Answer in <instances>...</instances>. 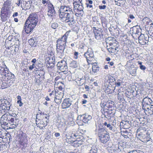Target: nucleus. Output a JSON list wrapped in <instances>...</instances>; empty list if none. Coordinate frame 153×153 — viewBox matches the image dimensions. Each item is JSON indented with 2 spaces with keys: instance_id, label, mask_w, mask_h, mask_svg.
<instances>
[{
  "instance_id": "32",
  "label": "nucleus",
  "mask_w": 153,
  "mask_h": 153,
  "mask_svg": "<svg viewBox=\"0 0 153 153\" xmlns=\"http://www.w3.org/2000/svg\"><path fill=\"white\" fill-rule=\"evenodd\" d=\"M7 114H4L3 115L1 118V123H3V124L4 125H6L7 124Z\"/></svg>"
},
{
  "instance_id": "25",
  "label": "nucleus",
  "mask_w": 153,
  "mask_h": 153,
  "mask_svg": "<svg viewBox=\"0 0 153 153\" xmlns=\"http://www.w3.org/2000/svg\"><path fill=\"white\" fill-rule=\"evenodd\" d=\"M13 38H12L11 40H8L7 42H5V46L7 48L9 49L10 48L14 46L15 42H13Z\"/></svg>"
},
{
  "instance_id": "44",
  "label": "nucleus",
  "mask_w": 153,
  "mask_h": 153,
  "mask_svg": "<svg viewBox=\"0 0 153 153\" xmlns=\"http://www.w3.org/2000/svg\"><path fill=\"white\" fill-rule=\"evenodd\" d=\"M65 49H56L57 54L60 56H62L64 54V52Z\"/></svg>"
},
{
  "instance_id": "1",
  "label": "nucleus",
  "mask_w": 153,
  "mask_h": 153,
  "mask_svg": "<svg viewBox=\"0 0 153 153\" xmlns=\"http://www.w3.org/2000/svg\"><path fill=\"white\" fill-rule=\"evenodd\" d=\"M60 20L62 22L67 23L71 27H73L75 23L74 13L69 6L65 5L60 6L58 10Z\"/></svg>"
},
{
  "instance_id": "46",
  "label": "nucleus",
  "mask_w": 153,
  "mask_h": 153,
  "mask_svg": "<svg viewBox=\"0 0 153 153\" xmlns=\"http://www.w3.org/2000/svg\"><path fill=\"white\" fill-rule=\"evenodd\" d=\"M116 4L119 6H121L124 3V1L123 0H115Z\"/></svg>"
},
{
  "instance_id": "3",
  "label": "nucleus",
  "mask_w": 153,
  "mask_h": 153,
  "mask_svg": "<svg viewBox=\"0 0 153 153\" xmlns=\"http://www.w3.org/2000/svg\"><path fill=\"white\" fill-rule=\"evenodd\" d=\"M11 4V0H6L3 3L0 15L2 22L6 21L10 18L11 14L10 10Z\"/></svg>"
},
{
  "instance_id": "54",
  "label": "nucleus",
  "mask_w": 153,
  "mask_h": 153,
  "mask_svg": "<svg viewBox=\"0 0 153 153\" xmlns=\"http://www.w3.org/2000/svg\"><path fill=\"white\" fill-rule=\"evenodd\" d=\"M123 96H117V99L119 100L120 102H123L124 101L126 102L125 99L123 97Z\"/></svg>"
},
{
  "instance_id": "27",
  "label": "nucleus",
  "mask_w": 153,
  "mask_h": 153,
  "mask_svg": "<svg viewBox=\"0 0 153 153\" xmlns=\"http://www.w3.org/2000/svg\"><path fill=\"white\" fill-rule=\"evenodd\" d=\"M84 55L85 58L94 56L93 51L91 49L89 48H88L87 51L85 53Z\"/></svg>"
},
{
  "instance_id": "16",
  "label": "nucleus",
  "mask_w": 153,
  "mask_h": 153,
  "mask_svg": "<svg viewBox=\"0 0 153 153\" xmlns=\"http://www.w3.org/2000/svg\"><path fill=\"white\" fill-rule=\"evenodd\" d=\"M72 100L70 98H66L64 100L62 103V107L63 109L69 107L71 104Z\"/></svg>"
},
{
  "instance_id": "30",
  "label": "nucleus",
  "mask_w": 153,
  "mask_h": 153,
  "mask_svg": "<svg viewBox=\"0 0 153 153\" xmlns=\"http://www.w3.org/2000/svg\"><path fill=\"white\" fill-rule=\"evenodd\" d=\"M77 85L78 86L82 85L85 82V79L83 78H77L75 79Z\"/></svg>"
},
{
  "instance_id": "34",
  "label": "nucleus",
  "mask_w": 153,
  "mask_h": 153,
  "mask_svg": "<svg viewBox=\"0 0 153 153\" xmlns=\"http://www.w3.org/2000/svg\"><path fill=\"white\" fill-rule=\"evenodd\" d=\"M37 41H35L34 39L32 38L28 40V42L29 44L32 47H35L36 46Z\"/></svg>"
},
{
  "instance_id": "29",
  "label": "nucleus",
  "mask_w": 153,
  "mask_h": 153,
  "mask_svg": "<svg viewBox=\"0 0 153 153\" xmlns=\"http://www.w3.org/2000/svg\"><path fill=\"white\" fill-rule=\"evenodd\" d=\"M82 0H73V5L75 8L80 7V6H82L81 4Z\"/></svg>"
},
{
  "instance_id": "11",
  "label": "nucleus",
  "mask_w": 153,
  "mask_h": 153,
  "mask_svg": "<svg viewBox=\"0 0 153 153\" xmlns=\"http://www.w3.org/2000/svg\"><path fill=\"white\" fill-rule=\"evenodd\" d=\"M92 119V117L91 115L88 114H84L79 115L77 117V120H82L85 123H88L91 121Z\"/></svg>"
},
{
  "instance_id": "53",
  "label": "nucleus",
  "mask_w": 153,
  "mask_h": 153,
  "mask_svg": "<svg viewBox=\"0 0 153 153\" xmlns=\"http://www.w3.org/2000/svg\"><path fill=\"white\" fill-rule=\"evenodd\" d=\"M97 149L95 147H92L90 150V153H97Z\"/></svg>"
},
{
  "instance_id": "9",
  "label": "nucleus",
  "mask_w": 153,
  "mask_h": 153,
  "mask_svg": "<svg viewBox=\"0 0 153 153\" xmlns=\"http://www.w3.org/2000/svg\"><path fill=\"white\" fill-rule=\"evenodd\" d=\"M42 2L44 5L48 4V15L51 17L53 16L55 14V11L53 5L50 2L49 0H42Z\"/></svg>"
},
{
  "instance_id": "64",
  "label": "nucleus",
  "mask_w": 153,
  "mask_h": 153,
  "mask_svg": "<svg viewBox=\"0 0 153 153\" xmlns=\"http://www.w3.org/2000/svg\"><path fill=\"white\" fill-rule=\"evenodd\" d=\"M41 90L40 89L37 90L36 91L35 93L37 96L40 95L41 94Z\"/></svg>"
},
{
  "instance_id": "63",
  "label": "nucleus",
  "mask_w": 153,
  "mask_h": 153,
  "mask_svg": "<svg viewBox=\"0 0 153 153\" xmlns=\"http://www.w3.org/2000/svg\"><path fill=\"white\" fill-rule=\"evenodd\" d=\"M79 53L78 52H75L74 53V58L75 59L78 58Z\"/></svg>"
},
{
  "instance_id": "43",
  "label": "nucleus",
  "mask_w": 153,
  "mask_h": 153,
  "mask_svg": "<svg viewBox=\"0 0 153 153\" xmlns=\"http://www.w3.org/2000/svg\"><path fill=\"white\" fill-rule=\"evenodd\" d=\"M109 47L111 48L117 49L118 48V45L117 43H111V42L109 43Z\"/></svg>"
},
{
  "instance_id": "8",
  "label": "nucleus",
  "mask_w": 153,
  "mask_h": 153,
  "mask_svg": "<svg viewBox=\"0 0 153 153\" xmlns=\"http://www.w3.org/2000/svg\"><path fill=\"white\" fill-rule=\"evenodd\" d=\"M71 32V30L68 31L61 37L59 38L56 41V44L66 46L67 39Z\"/></svg>"
},
{
  "instance_id": "47",
  "label": "nucleus",
  "mask_w": 153,
  "mask_h": 153,
  "mask_svg": "<svg viewBox=\"0 0 153 153\" xmlns=\"http://www.w3.org/2000/svg\"><path fill=\"white\" fill-rule=\"evenodd\" d=\"M13 42H15L14 47L15 48H18L19 46V41L18 39H17L15 38L13 39Z\"/></svg>"
},
{
  "instance_id": "59",
  "label": "nucleus",
  "mask_w": 153,
  "mask_h": 153,
  "mask_svg": "<svg viewBox=\"0 0 153 153\" xmlns=\"http://www.w3.org/2000/svg\"><path fill=\"white\" fill-rule=\"evenodd\" d=\"M105 106H106V107L108 108H112L114 105H113L112 104H110V102H107V103L105 104Z\"/></svg>"
},
{
  "instance_id": "33",
  "label": "nucleus",
  "mask_w": 153,
  "mask_h": 153,
  "mask_svg": "<svg viewBox=\"0 0 153 153\" xmlns=\"http://www.w3.org/2000/svg\"><path fill=\"white\" fill-rule=\"evenodd\" d=\"M79 65V63L76 61H73L69 64V67L72 68H77Z\"/></svg>"
},
{
  "instance_id": "39",
  "label": "nucleus",
  "mask_w": 153,
  "mask_h": 153,
  "mask_svg": "<svg viewBox=\"0 0 153 153\" xmlns=\"http://www.w3.org/2000/svg\"><path fill=\"white\" fill-rule=\"evenodd\" d=\"M124 143L122 142H119L118 143V145L116 146L118 148V149L120 150V151H121V150L123 149L124 147H125L124 145Z\"/></svg>"
},
{
  "instance_id": "37",
  "label": "nucleus",
  "mask_w": 153,
  "mask_h": 153,
  "mask_svg": "<svg viewBox=\"0 0 153 153\" xmlns=\"http://www.w3.org/2000/svg\"><path fill=\"white\" fill-rule=\"evenodd\" d=\"M63 97L62 96H55L54 101L57 104H60L62 100Z\"/></svg>"
},
{
  "instance_id": "24",
  "label": "nucleus",
  "mask_w": 153,
  "mask_h": 153,
  "mask_svg": "<svg viewBox=\"0 0 153 153\" xmlns=\"http://www.w3.org/2000/svg\"><path fill=\"white\" fill-rule=\"evenodd\" d=\"M17 116L15 114H12V115L10 114L9 113L7 114V124L10 123L11 122L14 120V119Z\"/></svg>"
},
{
  "instance_id": "10",
  "label": "nucleus",
  "mask_w": 153,
  "mask_h": 153,
  "mask_svg": "<svg viewBox=\"0 0 153 153\" xmlns=\"http://www.w3.org/2000/svg\"><path fill=\"white\" fill-rule=\"evenodd\" d=\"M58 68L64 74H66L68 73V68L66 62L62 60L58 62L57 64Z\"/></svg>"
},
{
  "instance_id": "7",
  "label": "nucleus",
  "mask_w": 153,
  "mask_h": 153,
  "mask_svg": "<svg viewBox=\"0 0 153 153\" xmlns=\"http://www.w3.org/2000/svg\"><path fill=\"white\" fill-rule=\"evenodd\" d=\"M19 138L17 141L19 144L22 146V149L23 150L27 146V136L25 133H22L18 136Z\"/></svg>"
},
{
  "instance_id": "13",
  "label": "nucleus",
  "mask_w": 153,
  "mask_h": 153,
  "mask_svg": "<svg viewBox=\"0 0 153 153\" xmlns=\"http://www.w3.org/2000/svg\"><path fill=\"white\" fill-rule=\"evenodd\" d=\"M94 32L95 34V38L97 40L100 39L103 35V30L101 28H97L96 27H93Z\"/></svg>"
},
{
  "instance_id": "4",
  "label": "nucleus",
  "mask_w": 153,
  "mask_h": 153,
  "mask_svg": "<svg viewBox=\"0 0 153 153\" xmlns=\"http://www.w3.org/2000/svg\"><path fill=\"white\" fill-rule=\"evenodd\" d=\"M147 128L141 127L137 130V137L142 142L146 143L152 140L150 136L151 131L147 130Z\"/></svg>"
},
{
  "instance_id": "50",
  "label": "nucleus",
  "mask_w": 153,
  "mask_h": 153,
  "mask_svg": "<svg viewBox=\"0 0 153 153\" xmlns=\"http://www.w3.org/2000/svg\"><path fill=\"white\" fill-rule=\"evenodd\" d=\"M108 39L109 40L108 42V44L109 45V43L110 42L111 43H117V41L115 38L112 37H109L108 38Z\"/></svg>"
},
{
  "instance_id": "41",
  "label": "nucleus",
  "mask_w": 153,
  "mask_h": 153,
  "mask_svg": "<svg viewBox=\"0 0 153 153\" xmlns=\"http://www.w3.org/2000/svg\"><path fill=\"white\" fill-rule=\"evenodd\" d=\"M103 126H106L110 130L113 131L114 130V127L109 123L105 122L104 123Z\"/></svg>"
},
{
  "instance_id": "26",
  "label": "nucleus",
  "mask_w": 153,
  "mask_h": 153,
  "mask_svg": "<svg viewBox=\"0 0 153 153\" xmlns=\"http://www.w3.org/2000/svg\"><path fill=\"white\" fill-rule=\"evenodd\" d=\"M134 59V58H133V59H131L130 60H129L127 62L126 65L127 69L128 68H136L134 67V63L132 61Z\"/></svg>"
},
{
  "instance_id": "5",
  "label": "nucleus",
  "mask_w": 153,
  "mask_h": 153,
  "mask_svg": "<svg viewBox=\"0 0 153 153\" xmlns=\"http://www.w3.org/2000/svg\"><path fill=\"white\" fill-rule=\"evenodd\" d=\"M136 29V32L133 33L132 36L134 39H139V43L142 45H145L149 41L148 36L147 35H145L144 34L141 33L140 36L137 33V28Z\"/></svg>"
},
{
  "instance_id": "28",
  "label": "nucleus",
  "mask_w": 153,
  "mask_h": 153,
  "mask_svg": "<svg viewBox=\"0 0 153 153\" xmlns=\"http://www.w3.org/2000/svg\"><path fill=\"white\" fill-rule=\"evenodd\" d=\"M88 65L93 64V63L96 62V60L94 58V56L91 57L86 58Z\"/></svg>"
},
{
  "instance_id": "18",
  "label": "nucleus",
  "mask_w": 153,
  "mask_h": 153,
  "mask_svg": "<svg viewBox=\"0 0 153 153\" xmlns=\"http://www.w3.org/2000/svg\"><path fill=\"white\" fill-rule=\"evenodd\" d=\"M96 131L99 137L108 133L104 128L100 127L98 129H96Z\"/></svg>"
},
{
  "instance_id": "12",
  "label": "nucleus",
  "mask_w": 153,
  "mask_h": 153,
  "mask_svg": "<svg viewBox=\"0 0 153 153\" xmlns=\"http://www.w3.org/2000/svg\"><path fill=\"white\" fill-rule=\"evenodd\" d=\"M2 77L3 79H4L5 81H7L11 85L13 83L15 80V76L14 74L10 73V74H8L7 75H6V76H3Z\"/></svg>"
},
{
  "instance_id": "38",
  "label": "nucleus",
  "mask_w": 153,
  "mask_h": 153,
  "mask_svg": "<svg viewBox=\"0 0 153 153\" xmlns=\"http://www.w3.org/2000/svg\"><path fill=\"white\" fill-rule=\"evenodd\" d=\"M108 52L111 55H114L117 53V49L110 47L108 49Z\"/></svg>"
},
{
  "instance_id": "22",
  "label": "nucleus",
  "mask_w": 153,
  "mask_h": 153,
  "mask_svg": "<svg viewBox=\"0 0 153 153\" xmlns=\"http://www.w3.org/2000/svg\"><path fill=\"white\" fill-rule=\"evenodd\" d=\"M77 9V12L75 13V15L77 17H82L84 14L82 6H80V7L75 8Z\"/></svg>"
},
{
  "instance_id": "49",
  "label": "nucleus",
  "mask_w": 153,
  "mask_h": 153,
  "mask_svg": "<svg viewBox=\"0 0 153 153\" xmlns=\"http://www.w3.org/2000/svg\"><path fill=\"white\" fill-rule=\"evenodd\" d=\"M42 82V78L40 76H39L36 78V83L38 85H39Z\"/></svg>"
},
{
  "instance_id": "52",
  "label": "nucleus",
  "mask_w": 153,
  "mask_h": 153,
  "mask_svg": "<svg viewBox=\"0 0 153 153\" xmlns=\"http://www.w3.org/2000/svg\"><path fill=\"white\" fill-rule=\"evenodd\" d=\"M151 105H152V104H151L149 105H143L142 108L143 110H144V111L145 113H146V111H147V109H149V108L150 107Z\"/></svg>"
},
{
  "instance_id": "20",
  "label": "nucleus",
  "mask_w": 153,
  "mask_h": 153,
  "mask_svg": "<svg viewBox=\"0 0 153 153\" xmlns=\"http://www.w3.org/2000/svg\"><path fill=\"white\" fill-rule=\"evenodd\" d=\"M11 85L7 82V81H5L4 79H2L1 77V79L0 81V88L3 89L7 88L9 87Z\"/></svg>"
},
{
  "instance_id": "6",
  "label": "nucleus",
  "mask_w": 153,
  "mask_h": 153,
  "mask_svg": "<svg viewBox=\"0 0 153 153\" xmlns=\"http://www.w3.org/2000/svg\"><path fill=\"white\" fill-rule=\"evenodd\" d=\"M11 105L8 100L5 99L0 100V112L3 113L8 112L10 109Z\"/></svg>"
},
{
  "instance_id": "62",
  "label": "nucleus",
  "mask_w": 153,
  "mask_h": 153,
  "mask_svg": "<svg viewBox=\"0 0 153 153\" xmlns=\"http://www.w3.org/2000/svg\"><path fill=\"white\" fill-rule=\"evenodd\" d=\"M51 27L53 29H55L58 27V24L55 23H53L51 25Z\"/></svg>"
},
{
  "instance_id": "15",
  "label": "nucleus",
  "mask_w": 153,
  "mask_h": 153,
  "mask_svg": "<svg viewBox=\"0 0 153 153\" xmlns=\"http://www.w3.org/2000/svg\"><path fill=\"white\" fill-rule=\"evenodd\" d=\"M54 89L57 88L59 86L62 85L63 83V79L61 76H57L55 77L54 79Z\"/></svg>"
},
{
  "instance_id": "21",
  "label": "nucleus",
  "mask_w": 153,
  "mask_h": 153,
  "mask_svg": "<svg viewBox=\"0 0 153 153\" xmlns=\"http://www.w3.org/2000/svg\"><path fill=\"white\" fill-rule=\"evenodd\" d=\"M101 142L103 143H106L109 140L110 136L108 133L99 137Z\"/></svg>"
},
{
  "instance_id": "60",
  "label": "nucleus",
  "mask_w": 153,
  "mask_h": 153,
  "mask_svg": "<svg viewBox=\"0 0 153 153\" xmlns=\"http://www.w3.org/2000/svg\"><path fill=\"white\" fill-rule=\"evenodd\" d=\"M56 49H65L66 47V46L60 45L58 44L56 45Z\"/></svg>"
},
{
  "instance_id": "42",
  "label": "nucleus",
  "mask_w": 153,
  "mask_h": 153,
  "mask_svg": "<svg viewBox=\"0 0 153 153\" xmlns=\"http://www.w3.org/2000/svg\"><path fill=\"white\" fill-rule=\"evenodd\" d=\"M149 109H147V111H146V114L151 115L153 114V104L151 105L150 107L149 108Z\"/></svg>"
},
{
  "instance_id": "40",
  "label": "nucleus",
  "mask_w": 153,
  "mask_h": 153,
  "mask_svg": "<svg viewBox=\"0 0 153 153\" xmlns=\"http://www.w3.org/2000/svg\"><path fill=\"white\" fill-rule=\"evenodd\" d=\"M132 4L134 6H138L140 5L141 4V0H131Z\"/></svg>"
},
{
  "instance_id": "36",
  "label": "nucleus",
  "mask_w": 153,
  "mask_h": 153,
  "mask_svg": "<svg viewBox=\"0 0 153 153\" xmlns=\"http://www.w3.org/2000/svg\"><path fill=\"white\" fill-rule=\"evenodd\" d=\"M123 53L124 55L126 57L128 56L131 57L133 55L131 54V51L128 49H127L123 51Z\"/></svg>"
},
{
  "instance_id": "61",
  "label": "nucleus",
  "mask_w": 153,
  "mask_h": 153,
  "mask_svg": "<svg viewBox=\"0 0 153 153\" xmlns=\"http://www.w3.org/2000/svg\"><path fill=\"white\" fill-rule=\"evenodd\" d=\"M100 10H105L106 8V6L105 5H100L98 6Z\"/></svg>"
},
{
  "instance_id": "51",
  "label": "nucleus",
  "mask_w": 153,
  "mask_h": 153,
  "mask_svg": "<svg viewBox=\"0 0 153 153\" xmlns=\"http://www.w3.org/2000/svg\"><path fill=\"white\" fill-rule=\"evenodd\" d=\"M152 102V100L148 97V96H146V97L143 99V103H146L148 102Z\"/></svg>"
},
{
  "instance_id": "48",
  "label": "nucleus",
  "mask_w": 153,
  "mask_h": 153,
  "mask_svg": "<svg viewBox=\"0 0 153 153\" xmlns=\"http://www.w3.org/2000/svg\"><path fill=\"white\" fill-rule=\"evenodd\" d=\"M48 123L47 121L45 120V119L42 118V120L40 122V124L43 125V126L42 127V128L43 127H45L47 125Z\"/></svg>"
},
{
  "instance_id": "57",
  "label": "nucleus",
  "mask_w": 153,
  "mask_h": 153,
  "mask_svg": "<svg viewBox=\"0 0 153 153\" xmlns=\"http://www.w3.org/2000/svg\"><path fill=\"white\" fill-rule=\"evenodd\" d=\"M29 70L27 66L26 67V68H24L22 69V75H25V72H28Z\"/></svg>"
},
{
  "instance_id": "17",
  "label": "nucleus",
  "mask_w": 153,
  "mask_h": 153,
  "mask_svg": "<svg viewBox=\"0 0 153 153\" xmlns=\"http://www.w3.org/2000/svg\"><path fill=\"white\" fill-rule=\"evenodd\" d=\"M92 71L89 72V73L91 75H93L94 73H97L98 72L100 69V68L98 65V64L96 62L93 63L92 64Z\"/></svg>"
},
{
  "instance_id": "35",
  "label": "nucleus",
  "mask_w": 153,
  "mask_h": 153,
  "mask_svg": "<svg viewBox=\"0 0 153 153\" xmlns=\"http://www.w3.org/2000/svg\"><path fill=\"white\" fill-rule=\"evenodd\" d=\"M17 119H16V117L14 119L13 121H12L11 122L10 124L12 126L11 128H14L16 127L18 125V122L17 121Z\"/></svg>"
},
{
  "instance_id": "45",
  "label": "nucleus",
  "mask_w": 153,
  "mask_h": 153,
  "mask_svg": "<svg viewBox=\"0 0 153 153\" xmlns=\"http://www.w3.org/2000/svg\"><path fill=\"white\" fill-rule=\"evenodd\" d=\"M85 140V138L81 135L76 141L78 142L77 143H78V144H83L82 143Z\"/></svg>"
},
{
  "instance_id": "31",
  "label": "nucleus",
  "mask_w": 153,
  "mask_h": 153,
  "mask_svg": "<svg viewBox=\"0 0 153 153\" xmlns=\"http://www.w3.org/2000/svg\"><path fill=\"white\" fill-rule=\"evenodd\" d=\"M128 72L132 76H135L136 74L137 68H128L127 69Z\"/></svg>"
},
{
  "instance_id": "19",
  "label": "nucleus",
  "mask_w": 153,
  "mask_h": 153,
  "mask_svg": "<svg viewBox=\"0 0 153 153\" xmlns=\"http://www.w3.org/2000/svg\"><path fill=\"white\" fill-rule=\"evenodd\" d=\"M64 90H58L54 89V90L51 93L49 94L50 96L52 95H54L55 96H58L60 95V96H63L64 94Z\"/></svg>"
},
{
  "instance_id": "2",
  "label": "nucleus",
  "mask_w": 153,
  "mask_h": 153,
  "mask_svg": "<svg viewBox=\"0 0 153 153\" xmlns=\"http://www.w3.org/2000/svg\"><path fill=\"white\" fill-rule=\"evenodd\" d=\"M38 22L37 15L35 13H31L29 15L26 21L24 28L27 34L31 32L36 26Z\"/></svg>"
},
{
  "instance_id": "23",
  "label": "nucleus",
  "mask_w": 153,
  "mask_h": 153,
  "mask_svg": "<svg viewBox=\"0 0 153 153\" xmlns=\"http://www.w3.org/2000/svg\"><path fill=\"white\" fill-rule=\"evenodd\" d=\"M2 66L4 67L2 69V73H1L2 74V76H6L8 74H10L9 72V70L7 69L6 66L4 62H2Z\"/></svg>"
},
{
  "instance_id": "55",
  "label": "nucleus",
  "mask_w": 153,
  "mask_h": 153,
  "mask_svg": "<svg viewBox=\"0 0 153 153\" xmlns=\"http://www.w3.org/2000/svg\"><path fill=\"white\" fill-rule=\"evenodd\" d=\"M65 87V85L63 82L62 84V85H60V86H59L58 87H57V88H55L54 89L64 90Z\"/></svg>"
},
{
  "instance_id": "58",
  "label": "nucleus",
  "mask_w": 153,
  "mask_h": 153,
  "mask_svg": "<svg viewBox=\"0 0 153 153\" xmlns=\"http://www.w3.org/2000/svg\"><path fill=\"white\" fill-rule=\"evenodd\" d=\"M101 22L102 24H105L107 22V19L106 18L104 17H102L100 18Z\"/></svg>"
},
{
  "instance_id": "14",
  "label": "nucleus",
  "mask_w": 153,
  "mask_h": 153,
  "mask_svg": "<svg viewBox=\"0 0 153 153\" xmlns=\"http://www.w3.org/2000/svg\"><path fill=\"white\" fill-rule=\"evenodd\" d=\"M70 137L73 139L72 140L73 142L76 141L81 136L82 133L79 131L74 130L72 131Z\"/></svg>"
},
{
  "instance_id": "56",
  "label": "nucleus",
  "mask_w": 153,
  "mask_h": 153,
  "mask_svg": "<svg viewBox=\"0 0 153 153\" xmlns=\"http://www.w3.org/2000/svg\"><path fill=\"white\" fill-rule=\"evenodd\" d=\"M143 20L145 21L147 25H149L150 23H151V21L150 19L148 17L145 18L143 19Z\"/></svg>"
}]
</instances>
